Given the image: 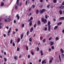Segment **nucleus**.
<instances>
[{"instance_id":"nucleus-1","label":"nucleus","mask_w":64,"mask_h":64,"mask_svg":"<svg viewBox=\"0 0 64 64\" xmlns=\"http://www.w3.org/2000/svg\"><path fill=\"white\" fill-rule=\"evenodd\" d=\"M33 18L32 17H31L30 18V19L28 20V22H30V26H31L32 24V20H33Z\"/></svg>"},{"instance_id":"nucleus-2","label":"nucleus","mask_w":64,"mask_h":64,"mask_svg":"<svg viewBox=\"0 0 64 64\" xmlns=\"http://www.w3.org/2000/svg\"><path fill=\"white\" fill-rule=\"evenodd\" d=\"M51 24V22H50L48 21V30L49 31V32H50V28L51 27V26L50 25Z\"/></svg>"},{"instance_id":"nucleus-3","label":"nucleus","mask_w":64,"mask_h":64,"mask_svg":"<svg viewBox=\"0 0 64 64\" xmlns=\"http://www.w3.org/2000/svg\"><path fill=\"white\" fill-rule=\"evenodd\" d=\"M45 11H46L45 9H43L42 10H39V13L40 14H42Z\"/></svg>"},{"instance_id":"nucleus-4","label":"nucleus","mask_w":64,"mask_h":64,"mask_svg":"<svg viewBox=\"0 0 64 64\" xmlns=\"http://www.w3.org/2000/svg\"><path fill=\"white\" fill-rule=\"evenodd\" d=\"M42 22H44V24H46L47 22V20L46 19H44V18H42Z\"/></svg>"},{"instance_id":"nucleus-5","label":"nucleus","mask_w":64,"mask_h":64,"mask_svg":"<svg viewBox=\"0 0 64 64\" xmlns=\"http://www.w3.org/2000/svg\"><path fill=\"white\" fill-rule=\"evenodd\" d=\"M19 0H17L16 2V4H17L18 6H21V5L22 4V2H21L19 4Z\"/></svg>"},{"instance_id":"nucleus-6","label":"nucleus","mask_w":64,"mask_h":64,"mask_svg":"<svg viewBox=\"0 0 64 64\" xmlns=\"http://www.w3.org/2000/svg\"><path fill=\"white\" fill-rule=\"evenodd\" d=\"M60 8L61 9H64V6H62L61 5V6L60 7Z\"/></svg>"},{"instance_id":"nucleus-7","label":"nucleus","mask_w":64,"mask_h":64,"mask_svg":"<svg viewBox=\"0 0 64 64\" xmlns=\"http://www.w3.org/2000/svg\"><path fill=\"white\" fill-rule=\"evenodd\" d=\"M60 51L61 52V53H64V51L63 50V49L62 48H61L60 49Z\"/></svg>"},{"instance_id":"nucleus-8","label":"nucleus","mask_w":64,"mask_h":64,"mask_svg":"<svg viewBox=\"0 0 64 64\" xmlns=\"http://www.w3.org/2000/svg\"><path fill=\"white\" fill-rule=\"evenodd\" d=\"M59 20H64V17H62L60 18Z\"/></svg>"},{"instance_id":"nucleus-9","label":"nucleus","mask_w":64,"mask_h":64,"mask_svg":"<svg viewBox=\"0 0 64 64\" xmlns=\"http://www.w3.org/2000/svg\"><path fill=\"white\" fill-rule=\"evenodd\" d=\"M59 12L60 13V15H61L63 14V12H62V10H59Z\"/></svg>"},{"instance_id":"nucleus-10","label":"nucleus","mask_w":64,"mask_h":64,"mask_svg":"<svg viewBox=\"0 0 64 64\" xmlns=\"http://www.w3.org/2000/svg\"><path fill=\"white\" fill-rule=\"evenodd\" d=\"M58 26H55L54 28V30H56V29H57L58 28Z\"/></svg>"},{"instance_id":"nucleus-11","label":"nucleus","mask_w":64,"mask_h":64,"mask_svg":"<svg viewBox=\"0 0 64 64\" xmlns=\"http://www.w3.org/2000/svg\"><path fill=\"white\" fill-rule=\"evenodd\" d=\"M7 20L8 21V22H9L11 21V19L10 18H8L7 19Z\"/></svg>"},{"instance_id":"nucleus-12","label":"nucleus","mask_w":64,"mask_h":64,"mask_svg":"<svg viewBox=\"0 0 64 64\" xmlns=\"http://www.w3.org/2000/svg\"><path fill=\"white\" fill-rule=\"evenodd\" d=\"M38 25H41V22H40V20H38Z\"/></svg>"},{"instance_id":"nucleus-13","label":"nucleus","mask_w":64,"mask_h":64,"mask_svg":"<svg viewBox=\"0 0 64 64\" xmlns=\"http://www.w3.org/2000/svg\"><path fill=\"white\" fill-rule=\"evenodd\" d=\"M35 5L34 4L32 6L31 8H33V9H34L35 8Z\"/></svg>"},{"instance_id":"nucleus-14","label":"nucleus","mask_w":64,"mask_h":64,"mask_svg":"<svg viewBox=\"0 0 64 64\" xmlns=\"http://www.w3.org/2000/svg\"><path fill=\"white\" fill-rule=\"evenodd\" d=\"M20 41V38H18L17 40L18 43H19Z\"/></svg>"},{"instance_id":"nucleus-15","label":"nucleus","mask_w":64,"mask_h":64,"mask_svg":"<svg viewBox=\"0 0 64 64\" xmlns=\"http://www.w3.org/2000/svg\"><path fill=\"white\" fill-rule=\"evenodd\" d=\"M46 62H45L43 60L42 61V64H44V63H45V64H46Z\"/></svg>"},{"instance_id":"nucleus-16","label":"nucleus","mask_w":64,"mask_h":64,"mask_svg":"<svg viewBox=\"0 0 64 64\" xmlns=\"http://www.w3.org/2000/svg\"><path fill=\"white\" fill-rule=\"evenodd\" d=\"M29 33V31H28V30H27V32H26V34H27V36H28Z\"/></svg>"},{"instance_id":"nucleus-17","label":"nucleus","mask_w":64,"mask_h":64,"mask_svg":"<svg viewBox=\"0 0 64 64\" xmlns=\"http://www.w3.org/2000/svg\"><path fill=\"white\" fill-rule=\"evenodd\" d=\"M23 34H22L21 35V39H22L23 38Z\"/></svg>"},{"instance_id":"nucleus-18","label":"nucleus","mask_w":64,"mask_h":64,"mask_svg":"<svg viewBox=\"0 0 64 64\" xmlns=\"http://www.w3.org/2000/svg\"><path fill=\"white\" fill-rule=\"evenodd\" d=\"M43 53V51H42V50H41L40 51V53H41V56H42V55H43L44 54L43 53Z\"/></svg>"},{"instance_id":"nucleus-19","label":"nucleus","mask_w":64,"mask_h":64,"mask_svg":"<svg viewBox=\"0 0 64 64\" xmlns=\"http://www.w3.org/2000/svg\"><path fill=\"white\" fill-rule=\"evenodd\" d=\"M51 44H50V46H52L54 44V42H52L50 43Z\"/></svg>"},{"instance_id":"nucleus-20","label":"nucleus","mask_w":64,"mask_h":64,"mask_svg":"<svg viewBox=\"0 0 64 64\" xmlns=\"http://www.w3.org/2000/svg\"><path fill=\"white\" fill-rule=\"evenodd\" d=\"M39 13V10H37L36 11V14H37Z\"/></svg>"},{"instance_id":"nucleus-21","label":"nucleus","mask_w":64,"mask_h":64,"mask_svg":"<svg viewBox=\"0 0 64 64\" xmlns=\"http://www.w3.org/2000/svg\"><path fill=\"white\" fill-rule=\"evenodd\" d=\"M59 58L60 62H61V57H60V55H59Z\"/></svg>"},{"instance_id":"nucleus-22","label":"nucleus","mask_w":64,"mask_h":64,"mask_svg":"<svg viewBox=\"0 0 64 64\" xmlns=\"http://www.w3.org/2000/svg\"><path fill=\"white\" fill-rule=\"evenodd\" d=\"M17 56H15L14 57V58L15 60H17Z\"/></svg>"},{"instance_id":"nucleus-23","label":"nucleus","mask_w":64,"mask_h":64,"mask_svg":"<svg viewBox=\"0 0 64 64\" xmlns=\"http://www.w3.org/2000/svg\"><path fill=\"white\" fill-rule=\"evenodd\" d=\"M62 58H64V54H62Z\"/></svg>"},{"instance_id":"nucleus-24","label":"nucleus","mask_w":64,"mask_h":64,"mask_svg":"<svg viewBox=\"0 0 64 64\" xmlns=\"http://www.w3.org/2000/svg\"><path fill=\"white\" fill-rule=\"evenodd\" d=\"M53 2L54 3H56L57 2V0H54Z\"/></svg>"},{"instance_id":"nucleus-25","label":"nucleus","mask_w":64,"mask_h":64,"mask_svg":"<svg viewBox=\"0 0 64 64\" xmlns=\"http://www.w3.org/2000/svg\"><path fill=\"white\" fill-rule=\"evenodd\" d=\"M29 41H30V42H32V39H31V38H30L29 39Z\"/></svg>"},{"instance_id":"nucleus-26","label":"nucleus","mask_w":64,"mask_h":64,"mask_svg":"<svg viewBox=\"0 0 64 64\" xmlns=\"http://www.w3.org/2000/svg\"><path fill=\"white\" fill-rule=\"evenodd\" d=\"M26 50H28V46H26Z\"/></svg>"},{"instance_id":"nucleus-27","label":"nucleus","mask_w":64,"mask_h":64,"mask_svg":"<svg viewBox=\"0 0 64 64\" xmlns=\"http://www.w3.org/2000/svg\"><path fill=\"white\" fill-rule=\"evenodd\" d=\"M15 9L16 10H17L18 9V8L17 7V6H15Z\"/></svg>"},{"instance_id":"nucleus-28","label":"nucleus","mask_w":64,"mask_h":64,"mask_svg":"<svg viewBox=\"0 0 64 64\" xmlns=\"http://www.w3.org/2000/svg\"><path fill=\"white\" fill-rule=\"evenodd\" d=\"M12 46H15V43H14V42H13Z\"/></svg>"},{"instance_id":"nucleus-29","label":"nucleus","mask_w":64,"mask_h":64,"mask_svg":"<svg viewBox=\"0 0 64 64\" xmlns=\"http://www.w3.org/2000/svg\"><path fill=\"white\" fill-rule=\"evenodd\" d=\"M4 2H2L1 4V6H3L4 5Z\"/></svg>"},{"instance_id":"nucleus-30","label":"nucleus","mask_w":64,"mask_h":64,"mask_svg":"<svg viewBox=\"0 0 64 64\" xmlns=\"http://www.w3.org/2000/svg\"><path fill=\"white\" fill-rule=\"evenodd\" d=\"M13 41V40H11L10 42V44H12V42Z\"/></svg>"},{"instance_id":"nucleus-31","label":"nucleus","mask_w":64,"mask_h":64,"mask_svg":"<svg viewBox=\"0 0 64 64\" xmlns=\"http://www.w3.org/2000/svg\"><path fill=\"white\" fill-rule=\"evenodd\" d=\"M31 53L32 55H34V52H32V51L31 52Z\"/></svg>"},{"instance_id":"nucleus-32","label":"nucleus","mask_w":64,"mask_h":64,"mask_svg":"<svg viewBox=\"0 0 64 64\" xmlns=\"http://www.w3.org/2000/svg\"><path fill=\"white\" fill-rule=\"evenodd\" d=\"M36 49L37 51H39V48L38 47Z\"/></svg>"},{"instance_id":"nucleus-33","label":"nucleus","mask_w":64,"mask_h":64,"mask_svg":"<svg viewBox=\"0 0 64 64\" xmlns=\"http://www.w3.org/2000/svg\"><path fill=\"white\" fill-rule=\"evenodd\" d=\"M34 29V28L33 27H32L31 28L30 30H32V31H33V30Z\"/></svg>"},{"instance_id":"nucleus-34","label":"nucleus","mask_w":64,"mask_h":64,"mask_svg":"<svg viewBox=\"0 0 64 64\" xmlns=\"http://www.w3.org/2000/svg\"><path fill=\"white\" fill-rule=\"evenodd\" d=\"M51 48L52 49V50H54V46H52L51 47Z\"/></svg>"},{"instance_id":"nucleus-35","label":"nucleus","mask_w":64,"mask_h":64,"mask_svg":"<svg viewBox=\"0 0 64 64\" xmlns=\"http://www.w3.org/2000/svg\"><path fill=\"white\" fill-rule=\"evenodd\" d=\"M59 39V38L58 37H56V40H58Z\"/></svg>"},{"instance_id":"nucleus-36","label":"nucleus","mask_w":64,"mask_h":64,"mask_svg":"<svg viewBox=\"0 0 64 64\" xmlns=\"http://www.w3.org/2000/svg\"><path fill=\"white\" fill-rule=\"evenodd\" d=\"M43 39V38L42 36H40V40H42Z\"/></svg>"},{"instance_id":"nucleus-37","label":"nucleus","mask_w":64,"mask_h":64,"mask_svg":"<svg viewBox=\"0 0 64 64\" xmlns=\"http://www.w3.org/2000/svg\"><path fill=\"white\" fill-rule=\"evenodd\" d=\"M22 27H24V26H25V25H24V24H22Z\"/></svg>"},{"instance_id":"nucleus-38","label":"nucleus","mask_w":64,"mask_h":64,"mask_svg":"<svg viewBox=\"0 0 64 64\" xmlns=\"http://www.w3.org/2000/svg\"><path fill=\"white\" fill-rule=\"evenodd\" d=\"M47 29V28L46 27L44 28V30L45 31H46Z\"/></svg>"},{"instance_id":"nucleus-39","label":"nucleus","mask_w":64,"mask_h":64,"mask_svg":"<svg viewBox=\"0 0 64 64\" xmlns=\"http://www.w3.org/2000/svg\"><path fill=\"white\" fill-rule=\"evenodd\" d=\"M19 49H20V48H19L18 47L17 48V51H19Z\"/></svg>"},{"instance_id":"nucleus-40","label":"nucleus","mask_w":64,"mask_h":64,"mask_svg":"<svg viewBox=\"0 0 64 64\" xmlns=\"http://www.w3.org/2000/svg\"><path fill=\"white\" fill-rule=\"evenodd\" d=\"M48 50H49V52H51V48H49Z\"/></svg>"},{"instance_id":"nucleus-41","label":"nucleus","mask_w":64,"mask_h":64,"mask_svg":"<svg viewBox=\"0 0 64 64\" xmlns=\"http://www.w3.org/2000/svg\"><path fill=\"white\" fill-rule=\"evenodd\" d=\"M50 6V4H48L47 6V8H49V6Z\"/></svg>"},{"instance_id":"nucleus-42","label":"nucleus","mask_w":64,"mask_h":64,"mask_svg":"<svg viewBox=\"0 0 64 64\" xmlns=\"http://www.w3.org/2000/svg\"><path fill=\"white\" fill-rule=\"evenodd\" d=\"M28 4V1H26V5H27Z\"/></svg>"},{"instance_id":"nucleus-43","label":"nucleus","mask_w":64,"mask_h":64,"mask_svg":"<svg viewBox=\"0 0 64 64\" xmlns=\"http://www.w3.org/2000/svg\"><path fill=\"white\" fill-rule=\"evenodd\" d=\"M4 60L5 62H6V61H7V58H4Z\"/></svg>"},{"instance_id":"nucleus-44","label":"nucleus","mask_w":64,"mask_h":64,"mask_svg":"<svg viewBox=\"0 0 64 64\" xmlns=\"http://www.w3.org/2000/svg\"><path fill=\"white\" fill-rule=\"evenodd\" d=\"M42 42H45V39H44L42 40Z\"/></svg>"},{"instance_id":"nucleus-45","label":"nucleus","mask_w":64,"mask_h":64,"mask_svg":"<svg viewBox=\"0 0 64 64\" xmlns=\"http://www.w3.org/2000/svg\"><path fill=\"white\" fill-rule=\"evenodd\" d=\"M22 57V55H21L20 54V56H19V58L20 59V58Z\"/></svg>"},{"instance_id":"nucleus-46","label":"nucleus","mask_w":64,"mask_h":64,"mask_svg":"<svg viewBox=\"0 0 64 64\" xmlns=\"http://www.w3.org/2000/svg\"><path fill=\"white\" fill-rule=\"evenodd\" d=\"M61 5H62H62H64V2H62V3Z\"/></svg>"},{"instance_id":"nucleus-47","label":"nucleus","mask_w":64,"mask_h":64,"mask_svg":"<svg viewBox=\"0 0 64 64\" xmlns=\"http://www.w3.org/2000/svg\"><path fill=\"white\" fill-rule=\"evenodd\" d=\"M51 39H52V37H50V38L48 40L49 41H50V40H51Z\"/></svg>"},{"instance_id":"nucleus-48","label":"nucleus","mask_w":64,"mask_h":64,"mask_svg":"<svg viewBox=\"0 0 64 64\" xmlns=\"http://www.w3.org/2000/svg\"><path fill=\"white\" fill-rule=\"evenodd\" d=\"M52 60H50V61H49V62L51 63H52Z\"/></svg>"},{"instance_id":"nucleus-49","label":"nucleus","mask_w":64,"mask_h":64,"mask_svg":"<svg viewBox=\"0 0 64 64\" xmlns=\"http://www.w3.org/2000/svg\"><path fill=\"white\" fill-rule=\"evenodd\" d=\"M16 17H17V19L18 20L19 19V18H20V17H19V16H17Z\"/></svg>"},{"instance_id":"nucleus-50","label":"nucleus","mask_w":64,"mask_h":64,"mask_svg":"<svg viewBox=\"0 0 64 64\" xmlns=\"http://www.w3.org/2000/svg\"><path fill=\"white\" fill-rule=\"evenodd\" d=\"M36 24H34V28H35V27H36Z\"/></svg>"},{"instance_id":"nucleus-51","label":"nucleus","mask_w":64,"mask_h":64,"mask_svg":"<svg viewBox=\"0 0 64 64\" xmlns=\"http://www.w3.org/2000/svg\"><path fill=\"white\" fill-rule=\"evenodd\" d=\"M12 33L14 35V34H15V32H14V31H13Z\"/></svg>"},{"instance_id":"nucleus-52","label":"nucleus","mask_w":64,"mask_h":64,"mask_svg":"<svg viewBox=\"0 0 64 64\" xmlns=\"http://www.w3.org/2000/svg\"><path fill=\"white\" fill-rule=\"evenodd\" d=\"M31 8H30L28 10L29 11H31Z\"/></svg>"},{"instance_id":"nucleus-53","label":"nucleus","mask_w":64,"mask_h":64,"mask_svg":"<svg viewBox=\"0 0 64 64\" xmlns=\"http://www.w3.org/2000/svg\"><path fill=\"white\" fill-rule=\"evenodd\" d=\"M30 58V56L29 54L28 55V58Z\"/></svg>"},{"instance_id":"nucleus-54","label":"nucleus","mask_w":64,"mask_h":64,"mask_svg":"<svg viewBox=\"0 0 64 64\" xmlns=\"http://www.w3.org/2000/svg\"><path fill=\"white\" fill-rule=\"evenodd\" d=\"M16 32H17V31H18V29H17V28H16Z\"/></svg>"},{"instance_id":"nucleus-55","label":"nucleus","mask_w":64,"mask_h":64,"mask_svg":"<svg viewBox=\"0 0 64 64\" xmlns=\"http://www.w3.org/2000/svg\"><path fill=\"white\" fill-rule=\"evenodd\" d=\"M53 60V58H51L50 60H52V61Z\"/></svg>"},{"instance_id":"nucleus-56","label":"nucleus","mask_w":64,"mask_h":64,"mask_svg":"<svg viewBox=\"0 0 64 64\" xmlns=\"http://www.w3.org/2000/svg\"><path fill=\"white\" fill-rule=\"evenodd\" d=\"M3 35L4 37H6V35L5 34H3Z\"/></svg>"},{"instance_id":"nucleus-57","label":"nucleus","mask_w":64,"mask_h":64,"mask_svg":"<svg viewBox=\"0 0 64 64\" xmlns=\"http://www.w3.org/2000/svg\"><path fill=\"white\" fill-rule=\"evenodd\" d=\"M4 21L5 22H8L7 20V19L5 20H4Z\"/></svg>"},{"instance_id":"nucleus-58","label":"nucleus","mask_w":64,"mask_h":64,"mask_svg":"<svg viewBox=\"0 0 64 64\" xmlns=\"http://www.w3.org/2000/svg\"><path fill=\"white\" fill-rule=\"evenodd\" d=\"M16 21L15 20H14V23H16Z\"/></svg>"},{"instance_id":"nucleus-59","label":"nucleus","mask_w":64,"mask_h":64,"mask_svg":"<svg viewBox=\"0 0 64 64\" xmlns=\"http://www.w3.org/2000/svg\"><path fill=\"white\" fill-rule=\"evenodd\" d=\"M10 32H11V31H10L9 30L8 32V34H9V33H10Z\"/></svg>"},{"instance_id":"nucleus-60","label":"nucleus","mask_w":64,"mask_h":64,"mask_svg":"<svg viewBox=\"0 0 64 64\" xmlns=\"http://www.w3.org/2000/svg\"><path fill=\"white\" fill-rule=\"evenodd\" d=\"M52 9H53V6H51Z\"/></svg>"},{"instance_id":"nucleus-61","label":"nucleus","mask_w":64,"mask_h":64,"mask_svg":"<svg viewBox=\"0 0 64 64\" xmlns=\"http://www.w3.org/2000/svg\"><path fill=\"white\" fill-rule=\"evenodd\" d=\"M40 2H43V1L42 0H40Z\"/></svg>"},{"instance_id":"nucleus-62","label":"nucleus","mask_w":64,"mask_h":64,"mask_svg":"<svg viewBox=\"0 0 64 64\" xmlns=\"http://www.w3.org/2000/svg\"><path fill=\"white\" fill-rule=\"evenodd\" d=\"M6 29H9V27H8V26H6Z\"/></svg>"},{"instance_id":"nucleus-63","label":"nucleus","mask_w":64,"mask_h":64,"mask_svg":"<svg viewBox=\"0 0 64 64\" xmlns=\"http://www.w3.org/2000/svg\"><path fill=\"white\" fill-rule=\"evenodd\" d=\"M4 55H6V52H4Z\"/></svg>"},{"instance_id":"nucleus-64","label":"nucleus","mask_w":64,"mask_h":64,"mask_svg":"<svg viewBox=\"0 0 64 64\" xmlns=\"http://www.w3.org/2000/svg\"><path fill=\"white\" fill-rule=\"evenodd\" d=\"M53 20L54 21V22H55V21H56V19H55V18H54Z\"/></svg>"}]
</instances>
